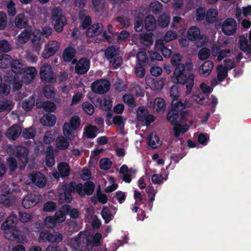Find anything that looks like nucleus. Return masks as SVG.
Listing matches in <instances>:
<instances>
[{"instance_id": "obj_1", "label": "nucleus", "mask_w": 251, "mask_h": 251, "mask_svg": "<svg viewBox=\"0 0 251 251\" xmlns=\"http://www.w3.org/2000/svg\"><path fill=\"white\" fill-rule=\"evenodd\" d=\"M95 189L93 183L87 181L84 185L80 183L76 184L75 182H71L69 184H64L58 189L59 202L70 203L72 200L71 192L75 191L78 195L83 196L85 195H91Z\"/></svg>"}, {"instance_id": "obj_2", "label": "nucleus", "mask_w": 251, "mask_h": 251, "mask_svg": "<svg viewBox=\"0 0 251 251\" xmlns=\"http://www.w3.org/2000/svg\"><path fill=\"white\" fill-rule=\"evenodd\" d=\"M17 218L14 215L9 216L1 226L3 231L4 237L11 241L20 240L21 238V231L16 226Z\"/></svg>"}, {"instance_id": "obj_3", "label": "nucleus", "mask_w": 251, "mask_h": 251, "mask_svg": "<svg viewBox=\"0 0 251 251\" xmlns=\"http://www.w3.org/2000/svg\"><path fill=\"white\" fill-rule=\"evenodd\" d=\"M30 39L32 46L37 54L39 53L43 42L41 38V33L38 30L35 29L32 31L25 30L17 37L18 45L26 43Z\"/></svg>"}, {"instance_id": "obj_4", "label": "nucleus", "mask_w": 251, "mask_h": 251, "mask_svg": "<svg viewBox=\"0 0 251 251\" xmlns=\"http://www.w3.org/2000/svg\"><path fill=\"white\" fill-rule=\"evenodd\" d=\"M193 69L191 61L187 62L185 64H179L176 67L171 77V81L176 84H184L187 80V75L184 73L186 70L191 71Z\"/></svg>"}, {"instance_id": "obj_5", "label": "nucleus", "mask_w": 251, "mask_h": 251, "mask_svg": "<svg viewBox=\"0 0 251 251\" xmlns=\"http://www.w3.org/2000/svg\"><path fill=\"white\" fill-rule=\"evenodd\" d=\"M80 122L81 120L78 116H74L71 117L69 122H65L63 126V133L64 136L70 140H73V132L79 128Z\"/></svg>"}, {"instance_id": "obj_6", "label": "nucleus", "mask_w": 251, "mask_h": 251, "mask_svg": "<svg viewBox=\"0 0 251 251\" xmlns=\"http://www.w3.org/2000/svg\"><path fill=\"white\" fill-rule=\"evenodd\" d=\"M228 42L226 41L223 44L219 43L218 45H214L212 48V54L214 56H217V60L220 61L223 59L228 58L229 57L234 58L235 54L231 51L230 50H220L221 46L227 45Z\"/></svg>"}, {"instance_id": "obj_7", "label": "nucleus", "mask_w": 251, "mask_h": 251, "mask_svg": "<svg viewBox=\"0 0 251 251\" xmlns=\"http://www.w3.org/2000/svg\"><path fill=\"white\" fill-rule=\"evenodd\" d=\"M51 18L54 22L55 30L61 32L67 21L66 18L62 15V10L59 8L53 9L52 11Z\"/></svg>"}, {"instance_id": "obj_8", "label": "nucleus", "mask_w": 251, "mask_h": 251, "mask_svg": "<svg viewBox=\"0 0 251 251\" xmlns=\"http://www.w3.org/2000/svg\"><path fill=\"white\" fill-rule=\"evenodd\" d=\"M187 37L191 41H197L198 47L203 46L207 41L206 37L201 35L199 28L195 26L192 27L188 30Z\"/></svg>"}, {"instance_id": "obj_9", "label": "nucleus", "mask_w": 251, "mask_h": 251, "mask_svg": "<svg viewBox=\"0 0 251 251\" xmlns=\"http://www.w3.org/2000/svg\"><path fill=\"white\" fill-rule=\"evenodd\" d=\"M60 44L55 40L49 41L44 46L42 56L47 59L54 55L59 50Z\"/></svg>"}, {"instance_id": "obj_10", "label": "nucleus", "mask_w": 251, "mask_h": 251, "mask_svg": "<svg viewBox=\"0 0 251 251\" xmlns=\"http://www.w3.org/2000/svg\"><path fill=\"white\" fill-rule=\"evenodd\" d=\"M42 80L45 83H53L55 81V77L51 66L48 64L43 65L40 71Z\"/></svg>"}, {"instance_id": "obj_11", "label": "nucleus", "mask_w": 251, "mask_h": 251, "mask_svg": "<svg viewBox=\"0 0 251 251\" xmlns=\"http://www.w3.org/2000/svg\"><path fill=\"white\" fill-rule=\"evenodd\" d=\"M13 154L16 155L19 160V168L21 170L24 169L28 160V150L23 147H16Z\"/></svg>"}, {"instance_id": "obj_12", "label": "nucleus", "mask_w": 251, "mask_h": 251, "mask_svg": "<svg viewBox=\"0 0 251 251\" xmlns=\"http://www.w3.org/2000/svg\"><path fill=\"white\" fill-rule=\"evenodd\" d=\"M110 87V82L105 79L96 80L91 84V88L96 93L102 94L108 91Z\"/></svg>"}, {"instance_id": "obj_13", "label": "nucleus", "mask_w": 251, "mask_h": 251, "mask_svg": "<svg viewBox=\"0 0 251 251\" xmlns=\"http://www.w3.org/2000/svg\"><path fill=\"white\" fill-rule=\"evenodd\" d=\"M237 24L233 18H227L223 23L222 31L226 35L230 36L233 35L236 30Z\"/></svg>"}, {"instance_id": "obj_14", "label": "nucleus", "mask_w": 251, "mask_h": 251, "mask_svg": "<svg viewBox=\"0 0 251 251\" xmlns=\"http://www.w3.org/2000/svg\"><path fill=\"white\" fill-rule=\"evenodd\" d=\"M137 119L141 122H144L148 126L153 122L154 118L151 115L148 114L147 109L145 107H140L137 111Z\"/></svg>"}, {"instance_id": "obj_15", "label": "nucleus", "mask_w": 251, "mask_h": 251, "mask_svg": "<svg viewBox=\"0 0 251 251\" xmlns=\"http://www.w3.org/2000/svg\"><path fill=\"white\" fill-rule=\"evenodd\" d=\"M28 177L30 180L29 183H33L38 187H44L47 183L46 177L40 172H33L29 175Z\"/></svg>"}, {"instance_id": "obj_16", "label": "nucleus", "mask_w": 251, "mask_h": 251, "mask_svg": "<svg viewBox=\"0 0 251 251\" xmlns=\"http://www.w3.org/2000/svg\"><path fill=\"white\" fill-rule=\"evenodd\" d=\"M39 239L40 240H47L49 242H58L62 240V235L57 232L51 233L49 231H44L40 233Z\"/></svg>"}, {"instance_id": "obj_17", "label": "nucleus", "mask_w": 251, "mask_h": 251, "mask_svg": "<svg viewBox=\"0 0 251 251\" xmlns=\"http://www.w3.org/2000/svg\"><path fill=\"white\" fill-rule=\"evenodd\" d=\"M40 200V196L34 194H29L23 199V206L26 209H29L36 205Z\"/></svg>"}, {"instance_id": "obj_18", "label": "nucleus", "mask_w": 251, "mask_h": 251, "mask_svg": "<svg viewBox=\"0 0 251 251\" xmlns=\"http://www.w3.org/2000/svg\"><path fill=\"white\" fill-rule=\"evenodd\" d=\"M85 240V234L80 232L78 236L69 241V245L75 251H80L82 250Z\"/></svg>"}, {"instance_id": "obj_19", "label": "nucleus", "mask_w": 251, "mask_h": 251, "mask_svg": "<svg viewBox=\"0 0 251 251\" xmlns=\"http://www.w3.org/2000/svg\"><path fill=\"white\" fill-rule=\"evenodd\" d=\"M57 169L59 173L57 172H53L52 176L56 179H58L60 176L62 177L67 176L69 175L70 169L68 164L65 162H61L57 165Z\"/></svg>"}, {"instance_id": "obj_20", "label": "nucleus", "mask_w": 251, "mask_h": 251, "mask_svg": "<svg viewBox=\"0 0 251 251\" xmlns=\"http://www.w3.org/2000/svg\"><path fill=\"white\" fill-rule=\"evenodd\" d=\"M36 75V69L34 67H30L24 70L21 77L22 78V81L25 83H28L34 79Z\"/></svg>"}, {"instance_id": "obj_21", "label": "nucleus", "mask_w": 251, "mask_h": 251, "mask_svg": "<svg viewBox=\"0 0 251 251\" xmlns=\"http://www.w3.org/2000/svg\"><path fill=\"white\" fill-rule=\"evenodd\" d=\"M214 63L210 60L204 61L199 67V72L200 75L207 76L210 75L213 69Z\"/></svg>"}, {"instance_id": "obj_22", "label": "nucleus", "mask_w": 251, "mask_h": 251, "mask_svg": "<svg viewBox=\"0 0 251 251\" xmlns=\"http://www.w3.org/2000/svg\"><path fill=\"white\" fill-rule=\"evenodd\" d=\"M89 67V61L86 59H81L76 63L75 72L78 74H84L88 71Z\"/></svg>"}, {"instance_id": "obj_23", "label": "nucleus", "mask_w": 251, "mask_h": 251, "mask_svg": "<svg viewBox=\"0 0 251 251\" xmlns=\"http://www.w3.org/2000/svg\"><path fill=\"white\" fill-rule=\"evenodd\" d=\"M136 171L132 169H128L127 166L126 165H123L120 170V173L122 175L123 180L127 183H129L131 180V176L134 174Z\"/></svg>"}, {"instance_id": "obj_24", "label": "nucleus", "mask_w": 251, "mask_h": 251, "mask_svg": "<svg viewBox=\"0 0 251 251\" xmlns=\"http://www.w3.org/2000/svg\"><path fill=\"white\" fill-rule=\"evenodd\" d=\"M136 171L132 169H128L127 166L126 165H123L120 170V173L122 175L123 180L127 183H129L131 180V176L134 174Z\"/></svg>"}, {"instance_id": "obj_25", "label": "nucleus", "mask_w": 251, "mask_h": 251, "mask_svg": "<svg viewBox=\"0 0 251 251\" xmlns=\"http://www.w3.org/2000/svg\"><path fill=\"white\" fill-rule=\"evenodd\" d=\"M149 145L153 149L157 148L162 144V141L159 139L155 132H152L147 138Z\"/></svg>"}, {"instance_id": "obj_26", "label": "nucleus", "mask_w": 251, "mask_h": 251, "mask_svg": "<svg viewBox=\"0 0 251 251\" xmlns=\"http://www.w3.org/2000/svg\"><path fill=\"white\" fill-rule=\"evenodd\" d=\"M69 211V205H64L58 211H57L54 215V218L57 223H61L65 221L66 219V212Z\"/></svg>"}, {"instance_id": "obj_27", "label": "nucleus", "mask_w": 251, "mask_h": 251, "mask_svg": "<svg viewBox=\"0 0 251 251\" xmlns=\"http://www.w3.org/2000/svg\"><path fill=\"white\" fill-rule=\"evenodd\" d=\"M21 127L19 125H15L7 130L6 135L8 138L15 140L21 134Z\"/></svg>"}, {"instance_id": "obj_28", "label": "nucleus", "mask_w": 251, "mask_h": 251, "mask_svg": "<svg viewBox=\"0 0 251 251\" xmlns=\"http://www.w3.org/2000/svg\"><path fill=\"white\" fill-rule=\"evenodd\" d=\"M103 30L102 25L100 24H96L88 27L86 35L91 37L99 35Z\"/></svg>"}, {"instance_id": "obj_29", "label": "nucleus", "mask_w": 251, "mask_h": 251, "mask_svg": "<svg viewBox=\"0 0 251 251\" xmlns=\"http://www.w3.org/2000/svg\"><path fill=\"white\" fill-rule=\"evenodd\" d=\"M56 118L55 115L52 114L44 115L41 118L40 122L43 126H52L56 123Z\"/></svg>"}, {"instance_id": "obj_30", "label": "nucleus", "mask_w": 251, "mask_h": 251, "mask_svg": "<svg viewBox=\"0 0 251 251\" xmlns=\"http://www.w3.org/2000/svg\"><path fill=\"white\" fill-rule=\"evenodd\" d=\"M101 240V235L100 233H96L94 235L88 236L87 237V247L89 250L90 249L91 247L89 248V246H98L100 244V240Z\"/></svg>"}, {"instance_id": "obj_31", "label": "nucleus", "mask_w": 251, "mask_h": 251, "mask_svg": "<svg viewBox=\"0 0 251 251\" xmlns=\"http://www.w3.org/2000/svg\"><path fill=\"white\" fill-rule=\"evenodd\" d=\"M190 100H185L183 102L182 101H177L176 100H173L172 103L173 107L176 108L177 110H181L183 109L189 108L193 105V103Z\"/></svg>"}, {"instance_id": "obj_32", "label": "nucleus", "mask_w": 251, "mask_h": 251, "mask_svg": "<svg viewBox=\"0 0 251 251\" xmlns=\"http://www.w3.org/2000/svg\"><path fill=\"white\" fill-rule=\"evenodd\" d=\"M36 105L39 108H43L44 110L48 112H53L56 109V105L51 101L41 102L37 100Z\"/></svg>"}, {"instance_id": "obj_33", "label": "nucleus", "mask_w": 251, "mask_h": 251, "mask_svg": "<svg viewBox=\"0 0 251 251\" xmlns=\"http://www.w3.org/2000/svg\"><path fill=\"white\" fill-rule=\"evenodd\" d=\"M251 15V5L243 7L242 9L237 8L236 9L235 16L238 20L241 19L243 16L247 17Z\"/></svg>"}, {"instance_id": "obj_34", "label": "nucleus", "mask_w": 251, "mask_h": 251, "mask_svg": "<svg viewBox=\"0 0 251 251\" xmlns=\"http://www.w3.org/2000/svg\"><path fill=\"white\" fill-rule=\"evenodd\" d=\"M96 104L99 105L101 108L105 110L110 109L112 107L111 99L108 97H105L103 99H98Z\"/></svg>"}, {"instance_id": "obj_35", "label": "nucleus", "mask_w": 251, "mask_h": 251, "mask_svg": "<svg viewBox=\"0 0 251 251\" xmlns=\"http://www.w3.org/2000/svg\"><path fill=\"white\" fill-rule=\"evenodd\" d=\"M46 163L49 167H52L55 163L54 158L53 156V148L50 146L47 149V154L46 156Z\"/></svg>"}, {"instance_id": "obj_36", "label": "nucleus", "mask_w": 251, "mask_h": 251, "mask_svg": "<svg viewBox=\"0 0 251 251\" xmlns=\"http://www.w3.org/2000/svg\"><path fill=\"white\" fill-rule=\"evenodd\" d=\"M11 63V69L12 71L21 76L24 71V64L19 60H14Z\"/></svg>"}, {"instance_id": "obj_37", "label": "nucleus", "mask_w": 251, "mask_h": 251, "mask_svg": "<svg viewBox=\"0 0 251 251\" xmlns=\"http://www.w3.org/2000/svg\"><path fill=\"white\" fill-rule=\"evenodd\" d=\"M56 147L58 150H65L69 146V142L64 136H61L56 139Z\"/></svg>"}, {"instance_id": "obj_38", "label": "nucleus", "mask_w": 251, "mask_h": 251, "mask_svg": "<svg viewBox=\"0 0 251 251\" xmlns=\"http://www.w3.org/2000/svg\"><path fill=\"white\" fill-rule=\"evenodd\" d=\"M145 27L149 31L153 30L156 28V22L153 16H149L145 19Z\"/></svg>"}, {"instance_id": "obj_39", "label": "nucleus", "mask_w": 251, "mask_h": 251, "mask_svg": "<svg viewBox=\"0 0 251 251\" xmlns=\"http://www.w3.org/2000/svg\"><path fill=\"white\" fill-rule=\"evenodd\" d=\"M217 72V78L219 81H223L227 76L228 70L225 68L223 64H219L216 67Z\"/></svg>"}, {"instance_id": "obj_40", "label": "nucleus", "mask_w": 251, "mask_h": 251, "mask_svg": "<svg viewBox=\"0 0 251 251\" xmlns=\"http://www.w3.org/2000/svg\"><path fill=\"white\" fill-rule=\"evenodd\" d=\"M239 46L240 49L244 51H251V46L249 44L247 38L243 35L239 37Z\"/></svg>"}, {"instance_id": "obj_41", "label": "nucleus", "mask_w": 251, "mask_h": 251, "mask_svg": "<svg viewBox=\"0 0 251 251\" xmlns=\"http://www.w3.org/2000/svg\"><path fill=\"white\" fill-rule=\"evenodd\" d=\"M14 106L13 102L9 100H0V112H9Z\"/></svg>"}, {"instance_id": "obj_42", "label": "nucleus", "mask_w": 251, "mask_h": 251, "mask_svg": "<svg viewBox=\"0 0 251 251\" xmlns=\"http://www.w3.org/2000/svg\"><path fill=\"white\" fill-rule=\"evenodd\" d=\"M179 110H177L176 108L173 107L172 105V109L168 112L167 115V119L170 121L174 126L177 125V118L178 117V112Z\"/></svg>"}, {"instance_id": "obj_43", "label": "nucleus", "mask_w": 251, "mask_h": 251, "mask_svg": "<svg viewBox=\"0 0 251 251\" xmlns=\"http://www.w3.org/2000/svg\"><path fill=\"white\" fill-rule=\"evenodd\" d=\"M75 53V50L73 47H68L64 51L63 58L65 61L69 62L74 57Z\"/></svg>"}, {"instance_id": "obj_44", "label": "nucleus", "mask_w": 251, "mask_h": 251, "mask_svg": "<svg viewBox=\"0 0 251 251\" xmlns=\"http://www.w3.org/2000/svg\"><path fill=\"white\" fill-rule=\"evenodd\" d=\"M119 50L113 46L108 47L105 51L106 58L111 60L118 55Z\"/></svg>"}, {"instance_id": "obj_45", "label": "nucleus", "mask_w": 251, "mask_h": 251, "mask_svg": "<svg viewBox=\"0 0 251 251\" xmlns=\"http://www.w3.org/2000/svg\"><path fill=\"white\" fill-rule=\"evenodd\" d=\"M153 107L157 112L163 111L165 108L164 100L161 98L155 99L154 101Z\"/></svg>"}, {"instance_id": "obj_46", "label": "nucleus", "mask_w": 251, "mask_h": 251, "mask_svg": "<svg viewBox=\"0 0 251 251\" xmlns=\"http://www.w3.org/2000/svg\"><path fill=\"white\" fill-rule=\"evenodd\" d=\"M27 23V20L24 14H20L16 16L15 25L17 27L22 28L25 26Z\"/></svg>"}, {"instance_id": "obj_47", "label": "nucleus", "mask_w": 251, "mask_h": 251, "mask_svg": "<svg viewBox=\"0 0 251 251\" xmlns=\"http://www.w3.org/2000/svg\"><path fill=\"white\" fill-rule=\"evenodd\" d=\"M84 135L89 138H94L96 136L97 128L92 125H89L84 128Z\"/></svg>"}, {"instance_id": "obj_48", "label": "nucleus", "mask_w": 251, "mask_h": 251, "mask_svg": "<svg viewBox=\"0 0 251 251\" xmlns=\"http://www.w3.org/2000/svg\"><path fill=\"white\" fill-rule=\"evenodd\" d=\"M165 84V80L164 79H153L151 80V87L152 89L160 90H161Z\"/></svg>"}, {"instance_id": "obj_49", "label": "nucleus", "mask_w": 251, "mask_h": 251, "mask_svg": "<svg viewBox=\"0 0 251 251\" xmlns=\"http://www.w3.org/2000/svg\"><path fill=\"white\" fill-rule=\"evenodd\" d=\"M11 60L9 55L0 52V68H6L11 64Z\"/></svg>"}, {"instance_id": "obj_50", "label": "nucleus", "mask_w": 251, "mask_h": 251, "mask_svg": "<svg viewBox=\"0 0 251 251\" xmlns=\"http://www.w3.org/2000/svg\"><path fill=\"white\" fill-rule=\"evenodd\" d=\"M173 129L175 132V136L177 137L181 133L186 132L189 129V126L187 125H181L177 124L174 126Z\"/></svg>"}, {"instance_id": "obj_51", "label": "nucleus", "mask_w": 251, "mask_h": 251, "mask_svg": "<svg viewBox=\"0 0 251 251\" xmlns=\"http://www.w3.org/2000/svg\"><path fill=\"white\" fill-rule=\"evenodd\" d=\"M35 104V99L33 97H30L28 99L25 100L22 103V107L25 111L30 110Z\"/></svg>"}, {"instance_id": "obj_52", "label": "nucleus", "mask_w": 251, "mask_h": 251, "mask_svg": "<svg viewBox=\"0 0 251 251\" xmlns=\"http://www.w3.org/2000/svg\"><path fill=\"white\" fill-rule=\"evenodd\" d=\"M218 11L216 9L211 8L209 9L206 14V19L208 22H214L218 16Z\"/></svg>"}, {"instance_id": "obj_53", "label": "nucleus", "mask_w": 251, "mask_h": 251, "mask_svg": "<svg viewBox=\"0 0 251 251\" xmlns=\"http://www.w3.org/2000/svg\"><path fill=\"white\" fill-rule=\"evenodd\" d=\"M143 15L141 14H138L135 18L134 29L136 31H140L143 29L142 19Z\"/></svg>"}, {"instance_id": "obj_54", "label": "nucleus", "mask_w": 251, "mask_h": 251, "mask_svg": "<svg viewBox=\"0 0 251 251\" xmlns=\"http://www.w3.org/2000/svg\"><path fill=\"white\" fill-rule=\"evenodd\" d=\"M170 21V18L169 16L165 14H162L158 20V25L162 27H165L169 25Z\"/></svg>"}, {"instance_id": "obj_55", "label": "nucleus", "mask_w": 251, "mask_h": 251, "mask_svg": "<svg viewBox=\"0 0 251 251\" xmlns=\"http://www.w3.org/2000/svg\"><path fill=\"white\" fill-rule=\"evenodd\" d=\"M101 214L106 224L108 223L113 218L109 209L105 206L103 207Z\"/></svg>"}, {"instance_id": "obj_56", "label": "nucleus", "mask_w": 251, "mask_h": 251, "mask_svg": "<svg viewBox=\"0 0 251 251\" xmlns=\"http://www.w3.org/2000/svg\"><path fill=\"white\" fill-rule=\"evenodd\" d=\"M137 61L136 64H140L141 65H145L148 61L147 55L146 52L140 51L136 55Z\"/></svg>"}, {"instance_id": "obj_57", "label": "nucleus", "mask_w": 251, "mask_h": 251, "mask_svg": "<svg viewBox=\"0 0 251 251\" xmlns=\"http://www.w3.org/2000/svg\"><path fill=\"white\" fill-rule=\"evenodd\" d=\"M92 201L94 203H96L99 201L102 204L106 203L107 201V198L104 194L101 193H98L97 196H93L92 198Z\"/></svg>"}, {"instance_id": "obj_58", "label": "nucleus", "mask_w": 251, "mask_h": 251, "mask_svg": "<svg viewBox=\"0 0 251 251\" xmlns=\"http://www.w3.org/2000/svg\"><path fill=\"white\" fill-rule=\"evenodd\" d=\"M45 96L48 99L53 98L55 96L54 88L50 85H47L44 89Z\"/></svg>"}, {"instance_id": "obj_59", "label": "nucleus", "mask_w": 251, "mask_h": 251, "mask_svg": "<svg viewBox=\"0 0 251 251\" xmlns=\"http://www.w3.org/2000/svg\"><path fill=\"white\" fill-rule=\"evenodd\" d=\"M56 224L57 223L54 218L52 216H48L45 219L44 225L47 228H53Z\"/></svg>"}, {"instance_id": "obj_60", "label": "nucleus", "mask_w": 251, "mask_h": 251, "mask_svg": "<svg viewBox=\"0 0 251 251\" xmlns=\"http://www.w3.org/2000/svg\"><path fill=\"white\" fill-rule=\"evenodd\" d=\"M210 51L206 48L201 49L198 53V57L200 60H204L209 58Z\"/></svg>"}, {"instance_id": "obj_61", "label": "nucleus", "mask_w": 251, "mask_h": 251, "mask_svg": "<svg viewBox=\"0 0 251 251\" xmlns=\"http://www.w3.org/2000/svg\"><path fill=\"white\" fill-rule=\"evenodd\" d=\"M124 101L129 106L133 107L135 105L133 97L130 94H126L123 97Z\"/></svg>"}, {"instance_id": "obj_62", "label": "nucleus", "mask_w": 251, "mask_h": 251, "mask_svg": "<svg viewBox=\"0 0 251 251\" xmlns=\"http://www.w3.org/2000/svg\"><path fill=\"white\" fill-rule=\"evenodd\" d=\"M150 9L154 13H158L162 10V5L158 1L152 2L150 4Z\"/></svg>"}, {"instance_id": "obj_63", "label": "nucleus", "mask_w": 251, "mask_h": 251, "mask_svg": "<svg viewBox=\"0 0 251 251\" xmlns=\"http://www.w3.org/2000/svg\"><path fill=\"white\" fill-rule=\"evenodd\" d=\"M82 107L84 111L89 115H92L94 112L93 105L88 102H84Z\"/></svg>"}, {"instance_id": "obj_64", "label": "nucleus", "mask_w": 251, "mask_h": 251, "mask_svg": "<svg viewBox=\"0 0 251 251\" xmlns=\"http://www.w3.org/2000/svg\"><path fill=\"white\" fill-rule=\"evenodd\" d=\"M112 165L111 161L108 158H103L100 161V168L104 170H108Z\"/></svg>"}]
</instances>
